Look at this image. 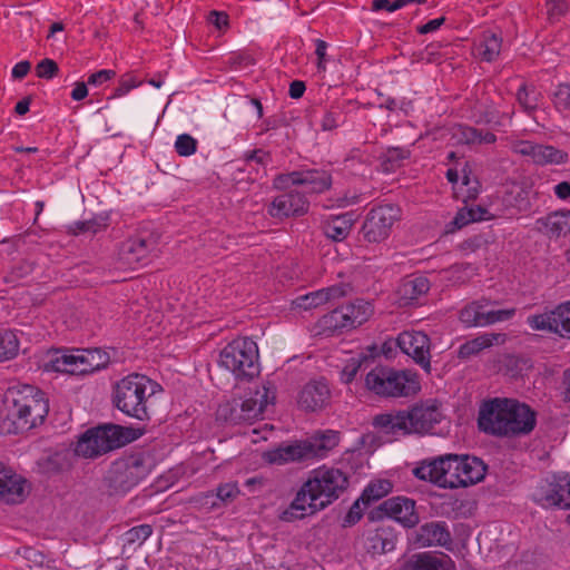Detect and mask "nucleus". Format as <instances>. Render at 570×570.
<instances>
[{"label": "nucleus", "instance_id": "423d86ee", "mask_svg": "<svg viewBox=\"0 0 570 570\" xmlns=\"http://www.w3.org/2000/svg\"><path fill=\"white\" fill-rule=\"evenodd\" d=\"M161 391V386L144 374L132 373L117 382L114 391L115 406L124 414L139 421L149 419L147 402Z\"/></svg>", "mask_w": 570, "mask_h": 570}, {"label": "nucleus", "instance_id": "bf43d9fd", "mask_svg": "<svg viewBox=\"0 0 570 570\" xmlns=\"http://www.w3.org/2000/svg\"><path fill=\"white\" fill-rule=\"evenodd\" d=\"M208 21L218 30L227 29L229 26V16L225 11L213 10L208 14Z\"/></svg>", "mask_w": 570, "mask_h": 570}, {"label": "nucleus", "instance_id": "c756f323", "mask_svg": "<svg viewBox=\"0 0 570 570\" xmlns=\"http://www.w3.org/2000/svg\"><path fill=\"white\" fill-rule=\"evenodd\" d=\"M119 474V481L127 488H132L149 474V468L142 455H134L121 463Z\"/></svg>", "mask_w": 570, "mask_h": 570}, {"label": "nucleus", "instance_id": "09e8293b", "mask_svg": "<svg viewBox=\"0 0 570 570\" xmlns=\"http://www.w3.org/2000/svg\"><path fill=\"white\" fill-rule=\"evenodd\" d=\"M240 494L237 482H227L217 487L216 498L222 503H227L235 500Z\"/></svg>", "mask_w": 570, "mask_h": 570}, {"label": "nucleus", "instance_id": "5fc2aeb1", "mask_svg": "<svg viewBox=\"0 0 570 570\" xmlns=\"http://www.w3.org/2000/svg\"><path fill=\"white\" fill-rule=\"evenodd\" d=\"M243 158L248 166H250L252 163H255L257 165H262L264 168L271 161L269 153L263 149H254L246 151L244 153Z\"/></svg>", "mask_w": 570, "mask_h": 570}, {"label": "nucleus", "instance_id": "dca6fc26", "mask_svg": "<svg viewBox=\"0 0 570 570\" xmlns=\"http://www.w3.org/2000/svg\"><path fill=\"white\" fill-rule=\"evenodd\" d=\"M567 485H569V481H567L564 473L549 474L538 483L533 492V500L546 509H563Z\"/></svg>", "mask_w": 570, "mask_h": 570}, {"label": "nucleus", "instance_id": "ea45409f", "mask_svg": "<svg viewBox=\"0 0 570 570\" xmlns=\"http://www.w3.org/2000/svg\"><path fill=\"white\" fill-rule=\"evenodd\" d=\"M175 151L181 157H189L196 154L198 141L189 134H180L176 137Z\"/></svg>", "mask_w": 570, "mask_h": 570}, {"label": "nucleus", "instance_id": "cd10ccee", "mask_svg": "<svg viewBox=\"0 0 570 570\" xmlns=\"http://www.w3.org/2000/svg\"><path fill=\"white\" fill-rule=\"evenodd\" d=\"M459 479H461V488L473 485L482 481L485 476L487 465L484 462L471 455H458Z\"/></svg>", "mask_w": 570, "mask_h": 570}, {"label": "nucleus", "instance_id": "e433bc0d", "mask_svg": "<svg viewBox=\"0 0 570 570\" xmlns=\"http://www.w3.org/2000/svg\"><path fill=\"white\" fill-rule=\"evenodd\" d=\"M20 351L18 333L12 330L0 332V362L14 358Z\"/></svg>", "mask_w": 570, "mask_h": 570}, {"label": "nucleus", "instance_id": "0eeeda50", "mask_svg": "<svg viewBox=\"0 0 570 570\" xmlns=\"http://www.w3.org/2000/svg\"><path fill=\"white\" fill-rule=\"evenodd\" d=\"M368 392L382 399H400L416 395L421 382L416 372L377 365L364 379Z\"/></svg>", "mask_w": 570, "mask_h": 570}, {"label": "nucleus", "instance_id": "338daca9", "mask_svg": "<svg viewBox=\"0 0 570 570\" xmlns=\"http://www.w3.org/2000/svg\"><path fill=\"white\" fill-rule=\"evenodd\" d=\"M444 21H445L444 17L435 18V19L428 21L424 24L419 26L416 28V30L420 35H426L430 32H434L440 29V27L444 23Z\"/></svg>", "mask_w": 570, "mask_h": 570}, {"label": "nucleus", "instance_id": "4c0bfd02", "mask_svg": "<svg viewBox=\"0 0 570 570\" xmlns=\"http://www.w3.org/2000/svg\"><path fill=\"white\" fill-rule=\"evenodd\" d=\"M392 491V483L389 480H375L363 490L361 500L364 503L379 501Z\"/></svg>", "mask_w": 570, "mask_h": 570}, {"label": "nucleus", "instance_id": "7ed1b4c3", "mask_svg": "<svg viewBox=\"0 0 570 570\" xmlns=\"http://www.w3.org/2000/svg\"><path fill=\"white\" fill-rule=\"evenodd\" d=\"M478 425L495 436L528 434L535 426V413L515 400L494 399L481 407Z\"/></svg>", "mask_w": 570, "mask_h": 570}, {"label": "nucleus", "instance_id": "79ce46f5", "mask_svg": "<svg viewBox=\"0 0 570 570\" xmlns=\"http://www.w3.org/2000/svg\"><path fill=\"white\" fill-rule=\"evenodd\" d=\"M444 273L449 281L453 283H464L474 274V267L470 264H458L453 265Z\"/></svg>", "mask_w": 570, "mask_h": 570}, {"label": "nucleus", "instance_id": "3c124183", "mask_svg": "<svg viewBox=\"0 0 570 570\" xmlns=\"http://www.w3.org/2000/svg\"><path fill=\"white\" fill-rule=\"evenodd\" d=\"M405 292L411 289V298H416L430 289L429 281L425 277H415L404 283Z\"/></svg>", "mask_w": 570, "mask_h": 570}, {"label": "nucleus", "instance_id": "20e7f679", "mask_svg": "<svg viewBox=\"0 0 570 570\" xmlns=\"http://www.w3.org/2000/svg\"><path fill=\"white\" fill-rule=\"evenodd\" d=\"M443 414L433 400L421 401L413 405L374 417L373 425L385 434L393 436L432 434Z\"/></svg>", "mask_w": 570, "mask_h": 570}, {"label": "nucleus", "instance_id": "a19ab883", "mask_svg": "<svg viewBox=\"0 0 570 570\" xmlns=\"http://www.w3.org/2000/svg\"><path fill=\"white\" fill-rule=\"evenodd\" d=\"M502 570H542L534 553H523L520 559L509 561Z\"/></svg>", "mask_w": 570, "mask_h": 570}, {"label": "nucleus", "instance_id": "a211bd4d", "mask_svg": "<svg viewBox=\"0 0 570 570\" xmlns=\"http://www.w3.org/2000/svg\"><path fill=\"white\" fill-rule=\"evenodd\" d=\"M157 248L153 235H135L122 242L119 250L120 259L130 267L147 265Z\"/></svg>", "mask_w": 570, "mask_h": 570}, {"label": "nucleus", "instance_id": "4d7b16f0", "mask_svg": "<svg viewBox=\"0 0 570 570\" xmlns=\"http://www.w3.org/2000/svg\"><path fill=\"white\" fill-rule=\"evenodd\" d=\"M228 63L230 65L232 68L238 70L252 66L254 63V60L250 57V55L233 52L228 58Z\"/></svg>", "mask_w": 570, "mask_h": 570}, {"label": "nucleus", "instance_id": "6e6552de", "mask_svg": "<svg viewBox=\"0 0 570 570\" xmlns=\"http://www.w3.org/2000/svg\"><path fill=\"white\" fill-rule=\"evenodd\" d=\"M139 436L138 431L120 425L108 424L91 428L78 438L73 451L78 456L95 459L132 442Z\"/></svg>", "mask_w": 570, "mask_h": 570}, {"label": "nucleus", "instance_id": "f3484780", "mask_svg": "<svg viewBox=\"0 0 570 570\" xmlns=\"http://www.w3.org/2000/svg\"><path fill=\"white\" fill-rule=\"evenodd\" d=\"M28 480L13 469L0 462V502L9 505L21 504L30 493Z\"/></svg>", "mask_w": 570, "mask_h": 570}, {"label": "nucleus", "instance_id": "2eb2a0df", "mask_svg": "<svg viewBox=\"0 0 570 570\" xmlns=\"http://www.w3.org/2000/svg\"><path fill=\"white\" fill-rule=\"evenodd\" d=\"M527 323L533 331H547L570 338V301L549 312L528 316Z\"/></svg>", "mask_w": 570, "mask_h": 570}, {"label": "nucleus", "instance_id": "bb28decb", "mask_svg": "<svg viewBox=\"0 0 570 570\" xmlns=\"http://www.w3.org/2000/svg\"><path fill=\"white\" fill-rule=\"evenodd\" d=\"M330 399V389L324 380H314L304 385L298 395V405L307 411L322 409Z\"/></svg>", "mask_w": 570, "mask_h": 570}, {"label": "nucleus", "instance_id": "58836bf2", "mask_svg": "<svg viewBox=\"0 0 570 570\" xmlns=\"http://www.w3.org/2000/svg\"><path fill=\"white\" fill-rule=\"evenodd\" d=\"M409 150L404 148H390L382 161V169L384 173L395 171L401 166V163L409 157Z\"/></svg>", "mask_w": 570, "mask_h": 570}, {"label": "nucleus", "instance_id": "f03ea898", "mask_svg": "<svg viewBox=\"0 0 570 570\" xmlns=\"http://www.w3.org/2000/svg\"><path fill=\"white\" fill-rule=\"evenodd\" d=\"M2 403L3 430L9 434H18L42 424L49 412V402L43 392L29 384L8 387Z\"/></svg>", "mask_w": 570, "mask_h": 570}, {"label": "nucleus", "instance_id": "603ef678", "mask_svg": "<svg viewBox=\"0 0 570 570\" xmlns=\"http://www.w3.org/2000/svg\"><path fill=\"white\" fill-rule=\"evenodd\" d=\"M58 65L52 59L46 58L42 59L36 66V73L39 78L43 79H52L58 73Z\"/></svg>", "mask_w": 570, "mask_h": 570}, {"label": "nucleus", "instance_id": "412c9836", "mask_svg": "<svg viewBox=\"0 0 570 570\" xmlns=\"http://www.w3.org/2000/svg\"><path fill=\"white\" fill-rule=\"evenodd\" d=\"M512 150L521 156L529 157L535 165H563L568 161L567 151L550 145L534 144L527 140L517 141Z\"/></svg>", "mask_w": 570, "mask_h": 570}, {"label": "nucleus", "instance_id": "ddd939ff", "mask_svg": "<svg viewBox=\"0 0 570 570\" xmlns=\"http://www.w3.org/2000/svg\"><path fill=\"white\" fill-rule=\"evenodd\" d=\"M400 218V208L385 204L372 208L362 225V234L368 243H381L389 238L394 223Z\"/></svg>", "mask_w": 570, "mask_h": 570}, {"label": "nucleus", "instance_id": "a18cd8bd", "mask_svg": "<svg viewBox=\"0 0 570 570\" xmlns=\"http://www.w3.org/2000/svg\"><path fill=\"white\" fill-rule=\"evenodd\" d=\"M363 360L364 358L361 356L352 357L345 363L340 373V379L342 383L350 384L354 381L362 366Z\"/></svg>", "mask_w": 570, "mask_h": 570}, {"label": "nucleus", "instance_id": "e2e57ef3", "mask_svg": "<svg viewBox=\"0 0 570 570\" xmlns=\"http://www.w3.org/2000/svg\"><path fill=\"white\" fill-rule=\"evenodd\" d=\"M327 42L322 39L315 40V55L317 56L318 70H325V57L327 51Z\"/></svg>", "mask_w": 570, "mask_h": 570}, {"label": "nucleus", "instance_id": "0e129e2a", "mask_svg": "<svg viewBox=\"0 0 570 570\" xmlns=\"http://www.w3.org/2000/svg\"><path fill=\"white\" fill-rule=\"evenodd\" d=\"M471 212V216H473V222H485L492 220L497 217V215L491 214L487 208L482 206H472L469 207Z\"/></svg>", "mask_w": 570, "mask_h": 570}, {"label": "nucleus", "instance_id": "864d4df0", "mask_svg": "<svg viewBox=\"0 0 570 570\" xmlns=\"http://www.w3.org/2000/svg\"><path fill=\"white\" fill-rule=\"evenodd\" d=\"M519 104L525 110H533L537 107L538 99L534 91H529L525 85H522L517 92Z\"/></svg>", "mask_w": 570, "mask_h": 570}, {"label": "nucleus", "instance_id": "2f4dec72", "mask_svg": "<svg viewBox=\"0 0 570 570\" xmlns=\"http://www.w3.org/2000/svg\"><path fill=\"white\" fill-rule=\"evenodd\" d=\"M502 38L492 31H484L474 42V52L483 61H494L501 51Z\"/></svg>", "mask_w": 570, "mask_h": 570}, {"label": "nucleus", "instance_id": "9b49d317", "mask_svg": "<svg viewBox=\"0 0 570 570\" xmlns=\"http://www.w3.org/2000/svg\"><path fill=\"white\" fill-rule=\"evenodd\" d=\"M373 313L374 307L371 302L357 298L324 315L318 321V327L325 335L348 331L366 323Z\"/></svg>", "mask_w": 570, "mask_h": 570}, {"label": "nucleus", "instance_id": "5701e85b", "mask_svg": "<svg viewBox=\"0 0 570 570\" xmlns=\"http://www.w3.org/2000/svg\"><path fill=\"white\" fill-rule=\"evenodd\" d=\"M308 209V200L303 193L291 190L274 198L268 214L275 218L303 215Z\"/></svg>", "mask_w": 570, "mask_h": 570}, {"label": "nucleus", "instance_id": "c9c22d12", "mask_svg": "<svg viewBox=\"0 0 570 570\" xmlns=\"http://www.w3.org/2000/svg\"><path fill=\"white\" fill-rule=\"evenodd\" d=\"M368 550L373 554H383L395 548V537L390 529L379 528L368 537Z\"/></svg>", "mask_w": 570, "mask_h": 570}, {"label": "nucleus", "instance_id": "6e6d98bb", "mask_svg": "<svg viewBox=\"0 0 570 570\" xmlns=\"http://www.w3.org/2000/svg\"><path fill=\"white\" fill-rule=\"evenodd\" d=\"M116 76V72L111 69H101L88 77L87 83L95 87H100L104 83L110 81Z\"/></svg>", "mask_w": 570, "mask_h": 570}, {"label": "nucleus", "instance_id": "052dcab7", "mask_svg": "<svg viewBox=\"0 0 570 570\" xmlns=\"http://www.w3.org/2000/svg\"><path fill=\"white\" fill-rule=\"evenodd\" d=\"M341 114L338 111H326L322 118L321 127L323 130H333L338 127Z\"/></svg>", "mask_w": 570, "mask_h": 570}, {"label": "nucleus", "instance_id": "a878e982", "mask_svg": "<svg viewBox=\"0 0 570 570\" xmlns=\"http://www.w3.org/2000/svg\"><path fill=\"white\" fill-rule=\"evenodd\" d=\"M414 542L420 547H448L452 538L445 522H429L417 529Z\"/></svg>", "mask_w": 570, "mask_h": 570}, {"label": "nucleus", "instance_id": "f704fd0d", "mask_svg": "<svg viewBox=\"0 0 570 570\" xmlns=\"http://www.w3.org/2000/svg\"><path fill=\"white\" fill-rule=\"evenodd\" d=\"M503 341L502 334L485 333L475 338L466 341L459 347V356L462 358L470 357L492 346L495 342Z\"/></svg>", "mask_w": 570, "mask_h": 570}, {"label": "nucleus", "instance_id": "393cba45", "mask_svg": "<svg viewBox=\"0 0 570 570\" xmlns=\"http://www.w3.org/2000/svg\"><path fill=\"white\" fill-rule=\"evenodd\" d=\"M302 448H304L305 459L318 458L323 459L338 445L340 434L333 430H326L316 433L311 439L302 441Z\"/></svg>", "mask_w": 570, "mask_h": 570}, {"label": "nucleus", "instance_id": "7c9ffc66", "mask_svg": "<svg viewBox=\"0 0 570 570\" xmlns=\"http://www.w3.org/2000/svg\"><path fill=\"white\" fill-rule=\"evenodd\" d=\"M354 218L352 213L330 215L322 222V229L334 242L344 240L351 233Z\"/></svg>", "mask_w": 570, "mask_h": 570}, {"label": "nucleus", "instance_id": "69168bd1", "mask_svg": "<svg viewBox=\"0 0 570 570\" xmlns=\"http://www.w3.org/2000/svg\"><path fill=\"white\" fill-rule=\"evenodd\" d=\"M420 60L425 61L428 63L438 62L440 60L438 47L433 43L426 46L424 50L420 53Z\"/></svg>", "mask_w": 570, "mask_h": 570}, {"label": "nucleus", "instance_id": "49530a36", "mask_svg": "<svg viewBox=\"0 0 570 570\" xmlns=\"http://www.w3.org/2000/svg\"><path fill=\"white\" fill-rule=\"evenodd\" d=\"M553 104L559 111H570V85L560 83L553 92Z\"/></svg>", "mask_w": 570, "mask_h": 570}, {"label": "nucleus", "instance_id": "774afa93", "mask_svg": "<svg viewBox=\"0 0 570 570\" xmlns=\"http://www.w3.org/2000/svg\"><path fill=\"white\" fill-rule=\"evenodd\" d=\"M397 0L390 1V0H373L372 2V10L373 11H381L386 10L389 12H394L399 9H402V6H396Z\"/></svg>", "mask_w": 570, "mask_h": 570}, {"label": "nucleus", "instance_id": "473e14b6", "mask_svg": "<svg viewBox=\"0 0 570 570\" xmlns=\"http://www.w3.org/2000/svg\"><path fill=\"white\" fill-rule=\"evenodd\" d=\"M263 458L266 462L278 465L306 460L304 448H302L301 442L269 450L264 453Z\"/></svg>", "mask_w": 570, "mask_h": 570}, {"label": "nucleus", "instance_id": "13d9d810", "mask_svg": "<svg viewBox=\"0 0 570 570\" xmlns=\"http://www.w3.org/2000/svg\"><path fill=\"white\" fill-rule=\"evenodd\" d=\"M363 517V511L360 505V500H356L346 512L343 519L344 527H351L357 523Z\"/></svg>", "mask_w": 570, "mask_h": 570}, {"label": "nucleus", "instance_id": "4468645a", "mask_svg": "<svg viewBox=\"0 0 570 570\" xmlns=\"http://www.w3.org/2000/svg\"><path fill=\"white\" fill-rule=\"evenodd\" d=\"M332 185L331 174L326 170L305 169L279 174L273 180L275 189H286L291 186H303L305 191L321 194Z\"/></svg>", "mask_w": 570, "mask_h": 570}, {"label": "nucleus", "instance_id": "aec40b11", "mask_svg": "<svg viewBox=\"0 0 570 570\" xmlns=\"http://www.w3.org/2000/svg\"><path fill=\"white\" fill-rule=\"evenodd\" d=\"M487 302H472L463 307L460 312V321L468 327L487 326L498 322L510 320L514 313V308L507 309H487Z\"/></svg>", "mask_w": 570, "mask_h": 570}, {"label": "nucleus", "instance_id": "4be33fe9", "mask_svg": "<svg viewBox=\"0 0 570 570\" xmlns=\"http://www.w3.org/2000/svg\"><path fill=\"white\" fill-rule=\"evenodd\" d=\"M380 511L405 528H412L419 522L415 502L409 498H390L381 503Z\"/></svg>", "mask_w": 570, "mask_h": 570}, {"label": "nucleus", "instance_id": "c03bdc74", "mask_svg": "<svg viewBox=\"0 0 570 570\" xmlns=\"http://www.w3.org/2000/svg\"><path fill=\"white\" fill-rule=\"evenodd\" d=\"M141 83V80H139L134 73H125L120 77L118 86L115 88L114 97H124L132 89L138 88Z\"/></svg>", "mask_w": 570, "mask_h": 570}, {"label": "nucleus", "instance_id": "6ab92c4d", "mask_svg": "<svg viewBox=\"0 0 570 570\" xmlns=\"http://www.w3.org/2000/svg\"><path fill=\"white\" fill-rule=\"evenodd\" d=\"M400 350L426 372L431 368L430 337L421 331H404L396 338Z\"/></svg>", "mask_w": 570, "mask_h": 570}, {"label": "nucleus", "instance_id": "1a4fd4ad", "mask_svg": "<svg viewBox=\"0 0 570 570\" xmlns=\"http://www.w3.org/2000/svg\"><path fill=\"white\" fill-rule=\"evenodd\" d=\"M109 361V354L100 348H76L50 353L43 367L47 372L83 375L106 367Z\"/></svg>", "mask_w": 570, "mask_h": 570}, {"label": "nucleus", "instance_id": "72a5a7b5", "mask_svg": "<svg viewBox=\"0 0 570 570\" xmlns=\"http://www.w3.org/2000/svg\"><path fill=\"white\" fill-rule=\"evenodd\" d=\"M342 295L343 291L340 287L331 286L298 296L294 301V304L296 307L307 311L309 308L318 307L327 303L330 299Z\"/></svg>", "mask_w": 570, "mask_h": 570}, {"label": "nucleus", "instance_id": "f8f14e48", "mask_svg": "<svg viewBox=\"0 0 570 570\" xmlns=\"http://www.w3.org/2000/svg\"><path fill=\"white\" fill-rule=\"evenodd\" d=\"M458 454H446L432 461H424L417 465L413 473L422 480L429 481L439 488L455 489L461 488V479H459Z\"/></svg>", "mask_w": 570, "mask_h": 570}, {"label": "nucleus", "instance_id": "9d476101", "mask_svg": "<svg viewBox=\"0 0 570 570\" xmlns=\"http://www.w3.org/2000/svg\"><path fill=\"white\" fill-rule=\"evenodd\" d=\"M219 365L237 380H252L259 374V353L255 341L237 337L219 353Z\"/></svg>", "mask_w": 570, "mask_h": 570}, {"label": "nucleus", "instance_id": "37998d69", "mask_svg": "<svg viewBox=\"0 0 570 570\" xmlns=\"http://www.w3.org/2000/svg\"><path fill=\"white\" fill-rule=\"evenodd\" d=\"M153 534V528L149 524H139L132 527L125 533L127 543L142 544Z\"/></svg>", "mask_w": 570, "mask_h": 570}, {"label": "nucleus", "instance_id": "c85d7f7f", "mask_svg": "<svg viewBox=\"0 0 570 570\" xmlns=\"http://www.w3.org/2000/svg\"><path fill=\"white\" fill-rule=\"evenodd\" d=\"M537 229L550 237L570 234V210L554 212L535 220Z\"/></svg>", "mask_w": 570, "mask_h": 570}, {"label": "nucleus", "instance_id": "b1692460", "mask_svg": "<svg viewBox=\"0 0 570 570\" xmlns=\"http://www.w3.org/2000/svg\"><path fill=\"white\" fill-rule=\"evenodd\" d=\"M453 560L445 553L420 552L411 556L403 570H454Z\"/></svg>", "mask_w": 570, "mask_h": 570}, {"label": "nucleus", "instance_id": "680f3d73", "mask_svg": "<svg viewBox=\"0 0 570 570\" xmlns=\"http://www.w3.org/2000/svg\"><path fill=\"white\" fill-rule=\"evenodd\" d=\"M470 223H474V222H473V216H471V212H470L469 207L459 209L454 216L453 225L456 228H462V227L469 225Z\"/></svg>", "mask_w": 570, "mask_h": 570}, {"label": "nucleus", "instance_id": "8fccbe9b", "mask_svg": "<svg viewBox=\"0 0 570 570\" xmlns=\"http://www.w3.org/2000/svg\"><path fill=\"white\" fill-rule=\"evenodd\" d=\"M548 19L551 22L559 21L568 12L567 0H547L546 2Z\"/></svg>", "mask_w": 570, "mask_h": 570}, {"label": "nucleus", "instance_id": "de8ad7c7", "mask_svg": "<svg viewBox=\"0 0 570 570\" xmlns=\"http://www.w3.org/2000/svg\"><path fill=\"white\" fill-rule=\"evenodd\" d=\"M453 136L460 144H476L479 139V130L466 125H458L454 127Z\"/></svg>", "mask_w": 570, "mask_h": 570}, {"label": "nucleus", "instance_id": "39448f33", "mask_svg": "<svg viewBox=\"0 0 570 570\" xmlns=\"http://www.w3.org/2000/svg\"><path fill=\"white\" fill-rule=\"evenodd\" d=\"M276 400L275 387L263 383L247 389L242 396L234 397L218 406L217 417L232 423H253L264 416L268 406Z\"/></svg>", "mask_w": 570, "mask_h": 570}, {"label": "nucleus", "instance_id": "f257e3e1", "mask_svg": "<svg viewBox=\"0 0 570 570\" xmlns=\"http://www.w3.org/2000/svg\"><path fill=\"white\" fill-rule=\"evenodd\" d=\"M347 485L348 478L343 471L325 465L320 466L311 471L307 480L278 518L283 522L291 523L311 517L337 500Z\"/></svg>", "mask_w": 570, "mask_h": 570}]
</instances>
